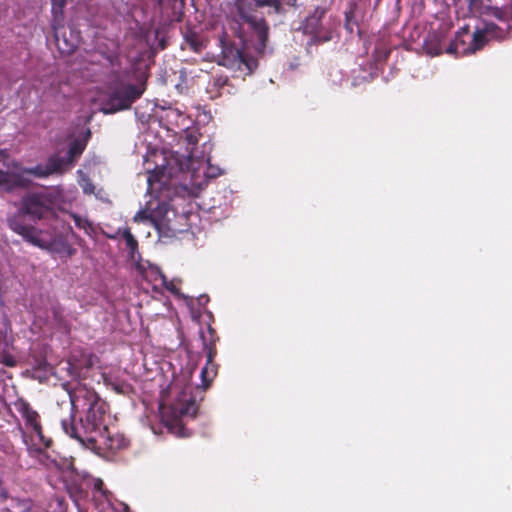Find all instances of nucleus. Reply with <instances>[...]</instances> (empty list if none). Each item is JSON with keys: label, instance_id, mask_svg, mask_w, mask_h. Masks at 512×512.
<instances>
[{"label": "nucleus", "instance_id": "dca6fc26", "mask_svg": "<svg viewBox=\"0 0 512 512\" xmlns=\"http://www.w3.org/2000/svg\"><path fill=\"white\" fill-rule=\"evenodd\" d=\"M119 236H121L125 243L126 247L128 249V252L132 258H134L135 253L138 250V241L134 237V235L131 233V229L129 227L125 228H118L115 234H108L107 237L110 239H117Z\"/></svg>", "mask_w": 512, "mask_h": 512}, {"label": "nucleus", "instance_id": "f03ea898", "mask_svg": "<svg viewBox=\"0 0 512 512\" xmlns=\"http://www.w3.org/2000/svg\"><path fill=\"white\" fill-rule=\"evenodd\" d=\"M63 198V192L58 188L26 193L20 199L17 211L8 217V227L26 242L42 249L47 248L46 242L39 237L40 230L27 224L24 218L28 217L36 222L56 217V210L62 204Z\"/></svg>", "mask_w": 512, "mask_h": 512}, {"label": "nucleus", "instance_id": "ddd939ff", "mask_svg": "<svg viewBox=\"0 0 512 512\" xmlns=\"http://www.w3.org/2000/svg\"><path fill=\"white\" fill-rule=\"evenodd\" d=\"M93 366L92 355L82 354L80 359L72 355L68 361V372L74 378L84 376V370H88Z\"/></svg>", "mask_w": 512, "mask_h": 512}, {"label": "nucleus", "instance_id": "9d476101", "mask_svg": "<svg viewBox=\"0 0 512 512\" xmlns=\"http://www.w3.org/2000/svg\"><path fill=\"white\" fill-rule=\"evenodd\" d=\"M46 41L54 44L60 54H72L80 43V34H49Z\"/></svg>", "mask_w": 512, "mask_h": 512}, {"label": "nucleus", "instance_id": "f3484780", "mask_svg": "<svg viewBox=\"0 0 512 512\" xmlns=\"http://www.w3.org/2000/svg\"><path fill=\"white\" fill-rule=\"evenodd\" d=\"M207 46V40L203 34H184V41L181 43L183 50H191L200 53Z\"/></svg>", "mask_w": 512, "mask_h": 512}, {"label": "nucleus", "instance_id": "7c9ffc66", "mask_svg": "<svg viewBox=\"0 0 512 512\" xmlns=\"http://www.w3.org/2000/svg\"><path fill=\"white\" fill-rule=\"evenodd\" d=\"M150 219V215L145 210L138 211L134 216L135 222L146 221Z\"/></svg>", "mask_w": 512, "mask_h": 512}, {"label": "nucleus", "instance_id": "a211bd4d", "mask_svg": "<svg viewBox=\"0 0 512 512\" xmlns=\"http://www.w3.org/2000/svg\"><path fill=\"white\" fill-rule=\"evenodd\" d=\"M391 46L389 45L387 34H383L376 42L373 54L375 61H385L391 53Z\"/></svg>", "mask_w": 512, "mask_h": 512}, {"label": "nucleus", "instance_id": "4c0bfd02", "mask_svg": "<svg viewBox=\"0 0 512 512\" xmlns=\"http://www.w3.org/2000/svg\"><path fill=\"white\" fill-rule=\"evenodd\" d=\"M164 282H166V281L164 280ZM165 287H166L169 291H171V292H173V293L176 291V288H175V286L173 285V283H172V282H170L169 284L165 283Z\"/></svg>", "mask_w": 512, "mask_h": 512}, {"label": "nucleus", "instance_id": "aec40b11", "mask_svg": "<svg viewBox=\"0 0 512 512\" xmlns=\"http://www.w3.org/2000/svg\"><path fill=\"white\" fill-rule=\"evenodd\" d=\"M136 41H146L149 42L151 37L153 36L154 40L157 41V44L151 45L152 53L155 54L160 50H164L167 47V39L165 34H133Z\"/></svg>", "mask_w": 512, "mask_h": 512}, {"label": "nucleus", "instance_id": "f704fd0d", "mask_svg": "<svg viewBox=\"0 0 512 512\" xmlns=\"http://www.w3.org/2000/svg\"><path fill=\"white\" fill-rule=\"evenodd\" d=\"M155 9H161L164 0H151Z\"/></svg>", "mask_w": 512, "mask_h": 512}, {"label": "nucleus", "instance_id": "bb28decb", "mask_svg": "<svg viewBox=\"0 0 512 512\" xmlns=\"http://www.w3.org/2000/svg\"><path fill=\"white\" fill-rule=\"evenodd\" d=\"M310 38L307 41V50L310 51L312 45H318L321 43H326L331 40V36L328 34H309Z\"/></svg>", "mask_w": 512, "mask_h": 512}, {"label": "nucleus", "instance_id": "b1692460", "mask_svg": "<svg viewBox=\"0 0 512 512\" xmlns=\"http://www.w3.org/2000/svg\"><path fill=\"white\" fill-rule=\"evenodd\" d=\"M345 29L347 32H354V29H357V32H363L359 26V22L357 16L354 11H349L345 13Z\"/></svg>", "mask_w": 512, "mask_h": 512}, {"label": "nucleus", "instance_id": "39448f33", "mask_svg": "<svg viewBox=\"0 0 512 512\" xmlns=\"http://www.w3.org/2000/svg\"><path fill=\"white\" fill-rule=\"evenodd\" d=\"M26 175H32L38 178L50 176L46 165L21 168L19 172L0 169V191L11 193L16 189L28 188L31 185V180L27 178Z\"/></svg>", "mask_w": 512, "mask_h": 512}, {"label": "nucleus", "instance_id": "a878e982", "mask_svg": "<svg viewBox=\"0 0 512 512\" xmlns=\"http://www.w3.org/2000/svg\"><path fill=\"white\" fill-rule=\"evenodd\" d=\"M207 332L209 334V338L205 335L204 332H201V339L203 342V349H208V344H214V347L216 348V343L219 340V337L216 333V330L212 328L210 325L207 328Z\"/></svg>", "mask_w": 512, "mask_h": 512}, {"label": "nucleus", "instance_id": "1a4fd4ad", "mask_svg": "<svg viewBox=\"0 0 512 512\" xmlns=\"http://www.w3.org/2000/svg\"><path fill=\"white\" fill-rule=\"evenodd\" d=\"M449 34H417L418 38L422 36L421 44L413 46V44H407V49L414 50L416 52H425L427 55L436 56L445 52V46L448 45Z\"/></svg>", "mask_w": 512, "mask_h": 512}, {"label": "nucleus", "instance_id": "0eeeda50", "mask_svg": "<svg viewBox=\"0 0 512 512\" xmlns=\"http://www.w3.org/2000/svg\"><path fill=\"white\" fill-rule=\"evenodd\" d=\"M487 34H454L448 38L445 52L457 57L465 56L480 50L487 43Z\"/></svg>", "mask_w": 512, "mask_h": 512}, {"label": "nucleus", "instance_id": "20e7f679", "mask_svg": "<svg viewBox=\"0 0 512 512\" xmlns=\"http://www.w3.org/2000/svg\"><path fill=\"white\" fill-rule=\"evenodd\" d=\"M239 18L250 24L255 32H267L268 27L263 19L259 20L253 11L267 9L268 14L281 15L286 12L282 0H234Z\"/></svg>", "mask_w": 512, "mask_h": 512}, {"label": "nucleus", "instance_id": "72a5a7b5", "mask_svg": "<svg viewBox=\"0 0 512 512\" xmlns=\"http://www.w3.org/2000/svg\"><path fill=\"white\" fill-rule=\"evenodd\" d=\"M94 189V185L91 182H89L83 187V192L85 194H92L94 192Z\"/></svg>", "mask_w": 512, "mask_h": 512}, {"label": "nucleus", "instance_id": "f8f14e48", "mask_svg": "<svg viewBox=\"0 0 512 512\" xmlns=\"http://www.w3.org/2000/svg\"><path fill=\"white\" fill-rule=\"evenodd\" d=\"M51 2V20L50 25L52 32L63 29L66 24L65 7L67 0H50Z\"/></svg>", "mask_w": 512, "mask_h": 512}, {"label": "nucleus", "instance_id": "473e14b6", "mask_svg": "<svg viewBox=\"0 0 512 512\" xmlns=\"http://www.w3.org/2000/svg\"><path fill=\"white\" fill-rule=\"evenodd\" d=\"M468 4H469V9L473 12L475 11H479L480 10V6L482 5V1L481 0H468Z\"/></svg>", "mask_w": 512, "mask_h": 512}, {"label": "nucleus", "instance_id": "6ab92c4d", "mask_svg": "<svg viewBox=\"0 0 512 512\" xmlns=\"http://www.w3.org/2000/svg\"><path fill=\"white\" fill-rule=\"evenodd\" d=\"M46 167L50 175L56 173L62 174L66 170L72 168V166H68V162L65 157H59L57 155H52L48 158Z\"/></svg>", "mask_w": 512, "mask_h": 512}, {"label": "nucleus", "instance_id": "9b49d317", "mask_svg": "<svg viewBox=\"0 0 512 512\" xmlns=\"http://www.w3.org/2000/svg\"><path fill=\"white\" fill-rule=\"evenodd\" d=\"M206 352V365L201 370L202 385L206 389L210 386L214 377L217 375V365L214 362V358L217 354V348L214 344H208V349H204Z\"/></svg>", "mask_w": 512, "mask_h": 512}, {"label": "nucleus", "instance_id": "6e6552de", "mask_svg": "<svg viewBox=\"0 0 512 512\" xmlns=\"http://www.w3.org/2000/svg\"><path fill=\"white\" fill-rule=\"evenodd\" d=\"M120 60L115 54L106 55L101 52H90L84 57L83 70L91 72L93 75L101 74H119Z\"/></svg>", "mask_w": 512, "mask_h": 512}, {"label": "nucleus", "instance_id": "5701e85b", "mask_svg": "<svg viewBox=\"0 0 512 512\" xmlns=\"http://www.w3.org/2000/svg\"><path fill=\"white\" fill-rule=\"evenodd\" d=\"M173 409L175 410V413L179 414L180 416H195L197 412L196 402L192 398L185 400L182 404H174Z\"/></svg>", "mask_w": 512, "mask_h": 512}, {"label": "nucleus", "instance_id": "58836bf2", "mask_svg": "<svg viewBox=\"0 0 512 512\" xmlns=\"http://www.w3.org/2000/svg\"><path fill=\"white\" fill-rule=\"evenodd\" d=\"M474 32L480 33V32H490V31L487 28H483V29L476 28V30Z\"/></svg>", "mask_w": 512, "mask_h": 512}, {"label": "nucleus", "instance_id": "37998d69", "mask_svg": "<svg viewBox=\"0 0 512 512\" xmlns=\"http://www.w3.org/2000/svg\"><path fill=\"white\" fill-rule=\"evenodd\" d=\"M5 512H10V511L7 509V510H5Z\"/></svg>", "mask_w": 512, "mask_h": 512}, {"label": "nucleus", "instance_id": "ea45409f", "mask_svg": "<svg viewBox=\"0 0 512 512\" xmlns=\"http://www.w3.org/2000/svg\"><path fill=\"white\" fill-rule=\"evenodd\" d=\"M458 32H469V30H468V27L465 26V27L460 28V30Z\"/></svg>", "mask_w": 512, "mask_h": 512}, {"label": "nucleus", "instance_id": "e433bc0d", "mask_svg": "<svg viewBox=\"0 0 512 512\" xmlns=\"http://www.w3.org/2000/svg\"><path fill=\"white\" fill-rule=\"evenodd\" d=\"M74 221H75V224L78 226V227H81V217L77 214H73L72 215Z\"/></svg>", "mask_w": 512, "mask_h": 512}, {"label": "nucleus", "instance_id": "a19ab883", "mask_svg": "<svg viewBox=\"0 0 512 512\" xmlns=\"http://www.w3.org/2000/svg\"><path fill=\"white\" fill-rule=\"evenodd\" d=\"M175 3H179L181 6L184 5V0H174Z\"/></svg>", "mask_w": 512, "mask_h": 512}, {"label": "nucleus", "instance_id": "7ed1b4c3", "mask_svg": "<svg viewBox=\"0 0 512 512\" xmlns=\"http://www.w3.org/2000/svg\"><path fill=\"white\" fill-rule=\"evenodd\" d=\"M217 42L221 48L218 64L250 75L266 53L268 34H218Z\"/></svg>", "mask_w": 512, "mask_h": 512}, {"label": "nucleus", "instance_id": "4be33fe9", "mask_svg": "<svg viewBox=\"0 0 512 512\" xmlns=\"http://www.w3.org/2000/svg\"><path fill=\"white\" fill-rule=\"evenodd\" d=\"M0 363L8 367H14L17 363L15 357L8 352L6 336L2 332H0Z\"/></svg>", "mask_w": 512, "mask_h": 512}, {"label": "nucleus", "instance_id": "cd10ccee", "mask_svg": "<svg viewBox=\"0 0 512 512\" xmlns=\"http://www.w3.org/2000/svg\"><path fill=\"white\" fill-rule=\"evenodd\" d=\"M324 14V11L318 12L316 11L312 16L308 17L307 19V28L310 29L309 32H317V24L319 20L321 19L322 15ZM304 32H308L305 30Z\"/></svg>", "mask_w": 512, "mask_h": 512}, {"label": "nucleus", "instance_id": "2eb2a0df", "mask_svg": "<svg viewBox=\"0 0 512 512\" xmlns=\"http://www.w3.org/2000/svg\"><path fill=\"white\" fill-rule=\"evenodd\" d=\"M90 135H91L90 130H88L86 133V136H87L86 138H84V139L77 138L70 142L68 151H67V156L65 157L68 162V166L73 167L74 164L76 163V161L80 158V156L82 155V153L84 152V150L87 146V141H88V138L90 137Z\"/></svg>", "mask_w": 512, "mask_h": 512}, {"label": "nucleus", "instance_id": "c756f323", "mask_svg": "<svg viewBox=\"0 0 512 512\" xmlns=\"http://www.w3.org/2000/svg\"><path fill=\"white\" fill-rule=\"evenodd\" d=\"M213 85L219 89H224L229 85V79L227 76H219L214 79Z\"/></svg>", "mask_w": 512, "mask_h": 512}, {"label": "nucleus", "instance_id": "c9c22d12", "mask_svg": "<svg viewBox=\"0 0 512 512\" xmlns=\"http://www.w3.org/2000/svg\"><path fill=\"white\" fill-rule=\"evenodd\" d=\"M297 1L298 0H285V2H283V3L286 4L289 7H296L297 6Z\"/></svg>", "mask_w": 512, "mask_h": 512}, {"label": "nucleus", "instance_id": "423d86ee", "mask_svg": "<svg viewBox=\"0 0 512 512\" xmlns=\"http://www.w3.org/2000/svg\"><path fill=\"white\" fill-rule=\"evenodd\" d=\"M143 92L144 89L133 84L123 85L115 89L107 99L104 112L115 113L129 109L142 96Z\"/></svg>", "mask_w": 512, "mask_h": 512}, {"label": "nucleus", "instance_id": "2f4dec72", "mask_svg": "<svg viewBox=\"0 0 512 512\" xmlns=\"http://www.w3.org/2000/svg\"><path fill=\"white\" fill-rule=\"evenodd\" d=\"M62 251L67 255V256H72L76 253V249L73 248L70 244H68L67 242H63L62 243Z\"/></svg>", "mask_w": 512, "mask_h": 512}, {"label": "nucleus", "instance_id": "79ce46f5", "mask_svg": "<svg viewBox=\"0 0 512 512\" xmlns=\"http://www.w3.org/2000/svg\"><path fill=\"white\" fill-rule=\"evenodd\" d=\"M155 33L161 32L159 29L154 30Z\"/></svg>", "mask_w": 512, "mask_h": 512}, {"label": "nucleus", "instance_id": "f257e3e1", "mask_svg": "<svg viewBox=\"0 0 512 512\" xmlns=\"http://www.w3.org/2000/svg\"><path fill=\"white\" fill-rule=\"evenodd\" d=\"M70 403V419L61 422L63 431L83 446L116 452L128 446V440L120 433H113L107 423L109 405L95 392L80 382L70 388L64 384Z\"/></svg>", "mask_w": 512, "mask_h": 512}, {"label": "nucleus", "instance_id": "412c9836", "mask_svg": "<svg viewBox=\"0 0 512 512\" xmlns=\"http://www.w3.org/2000/svg\"><path fill=\"white\" fill-rule=\"evenodd\" d=\"M52 318L58 328L69 331L70 323L67 321L64 315V308L58 302L52 304L51 306Z\"/></svg>", "mask_w": 512, "mask_h": 512}, {"label": "nucleus", "instance_id": "4468645a", "mask_svg": "<svg viewBox=\"0 0 512 512\" xmlns=\"http://www.w3.org/2000/svg\"><path fill=\"white\" fill-rule=\"evenodd\" d=\"M17 411L24 418L27 426L40 429L39 414L35 411L28 402L20 400L15 403Z\"/></svg>", "mask_w": 512, "mask_h": 512}, {"label": "nucleus", "instance_id": "393cba45", "mask_svg": "<svg viewBox=\"0 0 512 512\" xmlns=\"http://www.w3.org/2000/svg\"><path fill=\"white\" fill-rule=\"evenodd\" d=\"M27 451L32 458L38 459L39 463L43 465L48 464L49 456L41 447L32 445L27 448Z\"/></svg>", "mask_w": 512, "mask_h": 512}, {"label": "nucleus", "instance_id": "c85d7f7f", "mask_svg": "<svg viewBox=\"0 0 512 512\" xmlns=\"http://www.w3.org/2000/svg\"><path fill=\"white\" fill-rule=\"evenodd\" d=\"M33 431L36 433V435L39 438V441L43 444L45 448H49L52 445V439L44 436L41 425L39 430L37 428H33Z\"/></svg>", "mask_w": 512, "mask_h": 512}]
</instances>
